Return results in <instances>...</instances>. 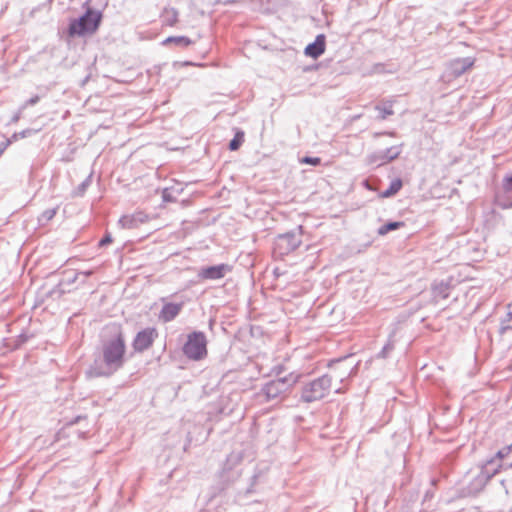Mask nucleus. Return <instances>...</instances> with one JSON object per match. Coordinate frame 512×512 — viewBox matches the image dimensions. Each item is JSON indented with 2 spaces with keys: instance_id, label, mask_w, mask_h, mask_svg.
Returning <instances> with one entry per match:
<instances>
[{
  "instance_id": "obj_1",
  "label": "nucleus",
  "mask_w": 512,
  "mask_h": 512,
  "mask_svg": "<svg viewBox=\"0 0 512 512\" xmlns=\"http://www.w3.org/2000/svg\"><path fill=\"white\" fill-rule=\"evenodd\" d=\"M101 352L103 362L110 370L109 373L122 367L126 355V340L120 324H112L105 328Z\"/></svg>"
},
{
  "instance_id": "obj_2",
  "label": "nucleus",
  "mask_w": 512,
  "mask_h": 512,
  "mask_svg": "<svg viewBox=\"0 0 512 512\" xmlns=\"http://www.w3.org/2000/svg\"><path fill=\"white\" fill-rule=\"evenodd\" d=\"M100 22L101 14L92 9H88L83 16L71 21L68 33L71 37L93 34L98 29Z\"/></svg>"
},
{
  "instance_id": "obj_3",
  "label": "nucleus",
  "mask_w": 512,
  "mask_h": 512,
  "mask_svg": "<svg viewBox=\"0 0 512 512\" xmlns=\"http://www.w3.org/2000/svg\"><path fill=\"white\" fill-rule=\"evenodd\" d=\"M183 353L187 358L199 361L207 356V339L203 332L194 331L187 336L183 346Z\"/></svg>"
},
{
  "instance_id": "obj_4",
  "label": "nucleus",
  "mask_w": 512,
  "mask_h": 512,
  "mask_svg": "<svg viewBox=\"0 0 512 512\" xmlns=\"http://www.w3.org/2000/svg\"><path fill=\"white\" fill-rule=\"evenodd\" d=\"M331 390V379L328 376H322L303 388L302 400L305 402H314L324 398Z\"/></svg>"
},
{
  "instance_id": "obj_5",
  "label": "nucleus",
  "mask_w": 512,
  "mask_h": 512,
  "mask_svg": "<svg viewBox=\"0 0 512 512\" xmlns=\"http://www.w3.org/2000/svg\"><path fill=\"white\" fill-rule=\"evenodd\" d=\"M157 337L158 331L156 328H145L136 334L132 343L133 349L136 352H143L153 345Z\"/></svg>"
},
{
  "instance_id": "obj_6",
  "label": "nucleus",
  "mask_w": 512,
  "mask_h": 512,
  "mask_svg": "<svg viewBox=\"0 0 512 512\" xmlns=\"http://www.w3.org/2000/svg\"><path fill=\"white\" fill-rule=\"evenodd\" d=\"M184 306L183 302L174 303L164 301L162 309L159 313V320L164 323L173 321L182 311Z\"/></svg>"
},
{
  "instance_id": "obj_7",
  "label": "nucleus",
  "mask_w": 512,
  "mask_h": 512,
  "mask_svg": "<svg viewBox=\"0 0 512 512\" xmlns=\"http://www.w3.org/2000/svg\"><path fill=\"white\" fill-rule=\"evenodd\" d=\"M276 375L277 378L275 380L280 381V385L285 387L286 390L296 385L301 378V374L296 371L286 373L284 366H278L276 368Z\"/></svg>"
},
{
  "instance_id": "obj_8",
  "label": "nucleus",
  "mask_w": 512,
  "mask_h": 512,
  "mask_svg": "<svg viewBox=\"0 0 512 512\" xmlns=\"http://www.w3.org/2000/svg\"><path fill=\"white\" fill-rule=\"evenodd\" d=\"M230 271H231V267L229 265L220 264V265H216V266L203 268L200 271L199 276L201 279H204V280H208V279L215 280V279L223 278L225 276V274Z\"/></svg>"
},
{
  "instance_id": "obj_9",
  "label": "nucleus",
  "mask_w": 512,
  "mask_h": 512,
  "mask_svg": "<svg viewBox=\"0 0 512 512\" xmlns=\"http://www.w3.org/2000/svg\"><path fill=\"white\" fill-rule=\"evenodd\" d=\"M325 51V39L323 35H319L316 37V40L314 43L309 44L305 48V53L308 56H311L313 58L319 57L321 54H323Z\"/></svg>"
},
{
  "instance_id": "obj_10",
  "label": "nucleus",
  "mask_w": 512,
  "mask_h": 512,
  "mask_svg": "<svg viewBox=\"0 0 512 512\" xmlns=\"http://www.w3.org/2000/svg\"><path fill=\"white\" fill-rule=\"evenodd\" d=\"M285 391V387L280 385V381H277L275 379L268 382L264 387V393L269 399L276 398Z\"/></svg>"
},
{
  "instance_id": "obj_11",
  "label": "nucleus",
  "mask_w": 512,
  "mask_h": 512,
  "mask_svg": "<svg viewBox=\"0 0 512 512\" xmlns=\"http://www.w3.org/2000/svg\"><path fill=\"white\" fill-rule=\"evenodd\" d=\"M432 292L435 301L446 299L449 296L450 285L447 282H439L432 285Z\"/></svg>"
},
{
  "instance_id": "obj_12",
  "label": "nucleus",
  "mask_w": 512,
  "mask_h": 512,
  "mask_svg": "<svg viewBox=\"0 0 512 512\" xmlns=\"http://www.w3.org/2000/svg\"><path fill=\"white\" fill-rule=\"evenodd\" d=\"M178 15V11L175 8H165L162 12L163 24L169 27L175 26L179 21Z\"/></svg>"
},
{
  "instance_id": "obj_13",
  "label": "nucleus",
  "mask_w": 512,
  "mask_h": 512,
  "mask_svg": "<svg viewBox=\"0 0 512 512\" xmlns=\"http://www.w3.org/2000/svg\"><path fill=\"white\" fill-rule=\"evenodd\" d=\"M162 44L165 46L174 44V45L181 46V47H188L191 44H193V41L186 36H170V37H167L162 42Z\"/></svg>"
},
{
  "instance_id": "obj_14",
  "label": "nucleus",
  "mask_w": 512,
  "mask_h": 512,
  "mask_svg": "<svg viewBox=\"0 0 512 512\" xmlns=\"http://www.w3.org/2000/svg\"><path fill=\"white\" fill-rule=\"evenodd\" d=\"M402 186H403V183H402L401 179L396 178L390 183L388 189H386L385 191L380 193V197L381 198L392 197L401 190Z\"/></svg>"
},
{
  "instance_id": "obj_15",
  "label": "nucleus",
  "mask_w": 512,
  "mask_h": 512,
  "mask_svg": "<svg viewBox=\"0 0 512 512\" xmlns=\"http://www.w3.org/2000/svg\"><path fill=\"white\" fill-rule=\"evenodd\" d=\"M376 109L380 113V117L382 119H385L386 117L392 115L394 113L393 111V103L391 101H385L379 104Z\"/></svg>"
},
{
  "instance_id": "obj_16",
  "label": "nucleus",
  "mask_w": 512,
  "mask_h": 512,
  "mask_svg": "<svg viewBox=\"0 0 512 512\" xmlns=\"http://www.w3.org/2000/svg\"><path fill=\"white\" fill-rule=\"evenodd\" d=\"M405 226L404 222L398 221V222H389L387 224H384L378 229V234L383 236L386 235L388 232L392 230H396L399 228H402Z\"/></svg>"
},
{
  "instance_id": "obj_17",
  "label": "nucleus",
  "mask_w": 512,
  "mask_h": 512,
  "mask_svg": "<svg viewBox=\"0 0 512 512\" xmlns=\"http://www.w3.org/2000/svg\"><path fill=\"white\" fill-rule=\"evenodd\" d=\"M474 64V61L471 59H464L462 61L458 60L455 62V68L454 72L457 75H460L461 73L465 72L469 68H471Z\"/></svg>"
},
{
  "instance_id": "obj_18",
  "label": "nucleus",
  "mask_w": 512,
  "mask_h": 512,
  "mask_svg": "<svg viewBox=\"0 0 512 512\" xmlns=\"http://www.w3.org/2000/svg\"><path fill=\"white\" fill-rule=\"evenodd\" d=\"M56 214V208H49L45 210L39 217L38 222L40 225H46Z\"/></svg>"
},
{
  "instance_id": "obj_19",
  "label": "nucleus",
  "mask_w": 512,
  "mask_h": 512,
  "mask_svg": "<svg viewBox=\"0 0 512 512\" xmlns=\"http://www.w3.org/2000/svg\"><path fill=\"white\" fill-rule=\"evenodd\" d=\"M244 141V133L242 131H238L234 138L229 143V148L232 151L239 149Z\"/></svg>"
},
{
  "instance_id": "obj_20",
  "label": "nucleus",
  "mask_w": 512,
  "mask_h": 512,
  "mask_svg": "<svg viewBox=\"0 0 512 512\" xmlns=\"http://www.w3.org/2000/svg\"><path fill=\"white\" fill-rule=\"evenodd\" d=\"M511 454H512V444L499 450L496 454V457L499 460H503L504 458L510 456Z\"/></svg>"
},
{
  "instance_id": "obj_21",
  "label": "nucleus",
  "mask_w": 512,
  "mask_h": 512,
  "mask_svg": "<svg viewBox=\"0 0 512 512\" xmlns=\"http://www.w3.org/2000/svg\"><path fill=\"white\" fill-rule=\"evenodd\" d=\"M300 163L318 166L321 163V159L319 157H303L300 159Z\"/></svg>"
},
{
  "instance_id": "obj_22",
  "label": "nucleus",
  "mask_w": 512,
  "mask_h": 512,
  "mask_svg": "<svg viewBox=\"0 0 512 512\" xmlns=\"http://www.w3.org/2000/svg\"><path fill=\"white\" fill-rule=\"evenodd\" d=\"M134 220H135L134 216H124L121 219V222H122L123 226L131 228L133 226Z\"/></svg>"
},
{
  "instance_id": "obj_23",
  "label": "nucleus",
  "mask_w": 512,
  "mask_h": 512,
  "mask_svg": "<svg viewBox=\"0 0 512 512\" xmlns=\"http://www.w3.org/2000/svg\"><path fill=\"white\" fill-rule=\"evenodd\" d=\"M504 189L506 191H512V175L504 179Z\"/></svg>"
},
{
  "instance_id": "obj_24",
  "label": "nucleus",
  "mask_w": 512,
  "mask_h": 512,
  "mask_svg": "<svg viewBox=\"0 0 512 512\" xmlns=\"http://www.w3.org/2000/svg\"><path fill=\"white\" fill-rule=\"evenodd\" d=\"M112 242V239L110 236H106L105 238H103L101 241H100V245L103 246V245H106V244H109Z\"/></svg>"
},
{
  "instance_id": "obj_25",
  "label": "nucleus",
  "mask_w": 512,
  "mask_h": 512,
  "mask_svg": "<svg viewBox=\"0 0 512 512\" xmlns=\"http://www.w3.org/2000/svg\"><path fill=\"white\" fill-rule=\"evenodd\" d=\"M94 375H95V376H101V375H104V373H101V372H94Z\"/></svg>"
},
{
  "instance_id": "obj_26",
  "label": "nucleus",
  "mask_w": 512,
  "mask_h": 512,
  "mask_svg": "<svg viewBox=\"0 0 512 512\" xmlns=\"http://www.w3.org/2000/svg\"><path fill=\"white\" fill-rule=\"evenodd\" d=\"M505 208H509V207H512V202L507 204V205H504Z\"/></svg>"
}]
</instances>
